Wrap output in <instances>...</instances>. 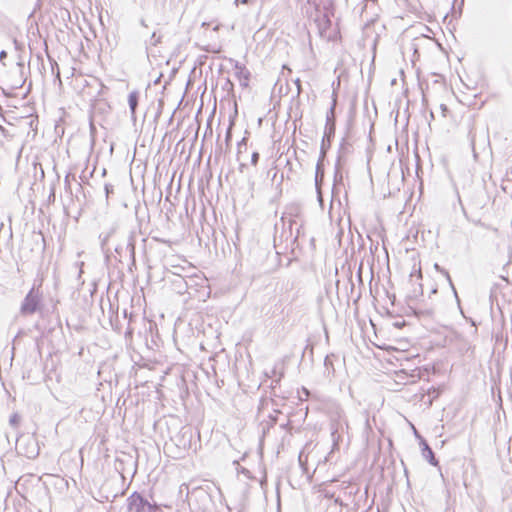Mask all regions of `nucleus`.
<instances>
[{
	"mask_svg": "<svg viewBox=\"0 0 512 512\" xmlns=\"http://www.w3.org/2000/svg\"><path fill=\"white\" fill-rule=\"evenodd\" d=\"M194 437L193 429L191 427H182L179 433L172 438L175 445L183 450H189L192 446V440Z\"/></svg>",
	"mask_w": 512,
	"mask_h": 512,
	"instance_id": "6",
	"label": "nucleus"
},
{
	"mask_svg": "<svg viewBox=\"0 0 512 512\" xmlns=\"http://www.w3.org/2000/svg\"><path fill=\"white\" fill-rule=\"evenodd\" d=\"M77 185H78V191H79V192H82L83 188H82L81 184H80V183H78Z\"/></svg>",
	"mask_w": 512,
	"mask_h": 512,
	"instance_id": "60",
	"label": "nucleus"
},
{
	"mask_svg": "<svg viewBox=\"0 0 512 512\" xmlns=\"http://www.w3.org/2000/svg\"><path fill=\"white\" fill-rule=\"evenodd\" d=\"M302 457H303V455H302V453H300V454H299V456H298L299 465L301 466V468H302L303 472H304V473H307V470H308V468H307V464H306V462L303 460V458H302Z\"/></svg>",
	"mask_w": 512,
	"mask_h": 512,
	"instance_id": "30",
	"label": "nucleus"
},
{
	"mask_svg": "<svg viewBox=\"0 0 512 512\" xmlns=\"http://www.w3.org/2000/svg\"><path fill=\"white\" fill-rule=\"evenodd\" d=\"M468 127H469L468 138L470 140L472 148L474 149V146H475V132H474L475 125H474V123H470Z\"/></svg>",
	"mask_w": 512,
	"mask_h": 512,
	"instance_id": "24",
	"label": "nucleus"
},
{
	"mask_svg": "<svg viewBox=\"0 0 512 512\" xmlns=\"http://www.w3.org/2000/svg\"><path fill=\"white\" fill-rule=\"evenodd\" d=\"M440 107H441V110H442L443 112H446V111L448 110V108H447V106H446L445 104H441V106H440Z\"/></svg>",
	"mask_w": 512,
	"mask_h": 512,
	"instance_id": "57",
	"label": "nucleus"
},
{
	"mask_svg": "<svg viewBox=\"0 0 512 512\" xmlns=\"http://www.w3.org/2000/svg\"><path fill=\"white\" fill-rule=\"evenodd\" d=\"M140 232H136L132 230L129 232L127 237L126 249L129 252V256H136V239L139 236Z\"/></svg>",
	"mask_w": 512,
	"mask_h": 512,
	"instance_id": "14",
	"label": "nucleus"
},
{
	"mask_svg": "<svg viewBox=\"0 0 512 512\" xmlns=\"http://www.w3.org/2000/svg\"><path fill=\"white\" fill-rule=\"evenodd\" d=\"M434 268H435V270H436L437 272H439V273H440L441 269H443V267H441L438 263H435V264H434Z\"/></svg>",
	"mask_w": 512,
	"mask_h": 512,
	"instance_id": "52",
	"label": "nucleus"
},
{
	"mask_svg": "<svg viewBox=\"0 0 512 512\" xmlns=\"http://www.w3.org/2000/svg\"><path fill=\"white\" fill-rule=\"evenodd\" d=\"M413 314L420 320H429L434 317V309L433 308H411Z\"/></svg>",
	"mask_w": 512,
	"mask_h": 512,
	"instance_id": "15",
	"label": "nucleus"
},
{
	"mask_svg": "<svg viewBox=\"0 0 512 512\" xmlns=\"http://www.w3.org/2000/svg\"><path fill=\"white\" fill-rule=\"evenodd\" d=\"M114 330L120 331V327L118 326V324L114 326Z\"/></svg>",
	"mask_w": 512,
	"mask_h": 512,
	"instance_id": "61",
	"label": "nucleus"
},
{
	"mask_svg": "<svg viewBox=\"0 0 512 512\" xmlns=\"http://www.w3.org/2000/svg\"><path fill=\"white\" fill-rule=\"evenodd\" d=\"M269 418H270V420H271V421H270V423H268V424H267V427H266V428H265V427H263V433H264V434L266 433V430H269V429H270V427H273V426L276 424V421H277V418H276V417H274V416H272V415H270V416H269Z\"/></svg>",
	"mask_w": 512,
	"mask_h": 512,
	"instance_id": "31",
	"label": "nucleus"
},
{
	"mask_svg": "<svg viewBox=\"0 0 512 512\" xmlns=\"http://www.w3.org/2000/svg\"><path fill=\"white\" fill-rule=\"evenodd\" d=\"M70 177H72V179L75 180V175L68 173L64 178V186H65V191L69 192L72 195Z\"/></svg>",
	"mask_w": 512,
	"mask_h": 512,
	"instance_id": "25",
	"label": "nucleus"
},
{
	"mask_svg": "<svg viewBox=\"0 0 512 512\" xmlns=\"http://www.w3.org/2000/svg\"><path fill=\"white\" fill-rule=\"evenodd\" d=\"M17 66L19 68L20 77L19 80L15 82V85L12 86L13 89L21 88L26 81V78H24V63L22 61H19L17 62Z\"/></svg>",
	"mask_w": 512,
	"mask_h": 512,
	"instance_id": "19",
	"label": "nucleus"
},
{
	"mask_svg": "<svg viewBox=\"0 0 512 512\" xmlns=\"http://www.w3.org/2000/svg\"><path fill=\"white\" fill-rule=\"evenodd\" d=\"M123 317L127 319V328L124 332V336L126 340H131L134 333V328L132 327V323L134 322L137 315H135L132 311H128L127 309L123 310Z\"/></svg>",
	"mask_w": 512,
	"mask_h": 512,
	"instance_id": "12",
	"label": "nucleus"
},
{
	"mask_svg": "<svg viewBox=\"0 0 512 512\" xmlns=\"http://www.w3.org/2000/svg\"><path fill=\"white\" fill-rule=\"evenodd\" d=\"M336 97L333 99L332 105L326 115V125L324 135L321 141V154H327L331 147L332 140L335 136L336 131Z\"/></svg>",
	"mask_w": 512,
	"mask_h": 512,
	"instance_id": "4",
	"label": "nucleus"
},
{
	"mask_svg": "<svg viewBox=\"0 0 512 512\" xmlns=\"http://www.w3.org/2000/svg\"><path fill=\"white\" fill-rule=\"evenodd\" d=\"M357 492H358V489H356L354 492H353V491H350L349 493H350V494H357Z\"/></svg>",
	"mask_w": 512,
	"mask_h": 512,
	"instance_id": "63",
	"label": "nucleus"
},
{
	"mask_svg": "<svg viewBox=\"0 0 512 512\" xmlns=\"http://www.w3.org/2000/svg\"><path fill=\"white\" fill-rule=\"evenodd\" d=\"M334 357H335L334 354H329L324 359V368H325L324 373L327 376L334 375V373H335V368H334V364H333Z\"/></svg>",
	"mask_w": 512,
	"mask_h": 512,
	"instance_id": "17",
	"label": "nucleus"
},
{
	"mask_svg": "<svg viewBox=\"0 0 512 512\" xmlns=\"http://www.w3.org/2000/svg\"><path fill=\"white\" fill-rule=\"evenodd\" d=\"M160 42H161V36L157 35L156 32H153V34L151 36V43H152V45H157Z\"/></svg>",
	"mask_w": 512,
	"mask_h": 512,
	"instance_id": "34",
	"label": "nucleus"
},
{
	"mask_svg": "<svg viewBox=\"0 0 512 512\" xmlns=\"http://www.w3.org/2000/svg\"><path fill=\"white\" fill-rule=\"evenodd\" d=\"M405 325H406V321L405 320H396L395 322L392 323V326L397 328V329H401Z\"/></svg>",
	"mask_w": 512,
	"mask_h": 512,
	"instance_id": "36",
	"label": "nucleus"
},
{
	"mask_svg": "<svg viewBox=\"0 0 512 512\" xmlns=\"http://www.w3.org/2000/svg\"><path fill=\"white\" fill-rule=\"evenodd\" d=\"M316 193H317V200L320 204L321 207H323V195H322V190H316Z\"/></svg>",
	"mask_w": 512,
	"mask_h": 512,
	"instance_id": "40",
	"label": "nucleus"
},
{
	"mask_svg": "<svg viewBox=\"0 0 512 512\" xmlns=\"http://www.w3.org/2000/svg\"><path fill=\"white\" fill-rule=\"evenodd\" d=\"M221 152H222V148H221V147H219V148L215 151V154H216V155H217V154H221Z\"/></svg>",
	"mask_w": 512,
	"mask_h": 512,
	"instance_id": "59",
	"label": "nucleus"
},
{
	"mask_svg": "<svg viewBox=\"0 0 512 512\" xmlns=\"http://www.w3.org/2000/svg\"><path fill=\"white\" fill-rule=\"evenodd\" d=\"M163 106H164L163 99H159V101H158V110H157L156 115H155V120L156 121H157V119L160 117V115L162 113Z\"/></svg>",
	"mask_w": 512,
	"mask_h": 512,
	"instance_id": "32",
	"label": "nucleus"
},
{
	"mask_svg": "<svg viewBox=\"0 0 512 512\" xmlns=\"http://www.w3.org/2000/svg\"><path fill=\"white\" fill-rule=\"evenodd\" d=\"M325 157H326V154H323V156H322V154L320 153L319 159L316 164L315 175L321 176V178H324V159H325Z\"/></svg>",
	"mask_w": 512,
	"mask_h": 512,
	"instance_id": "20",
	"label": "nucleus"
},
{
	"mask_svg": "<svg viewBox=\"0 0 512 512\" xmlns=\"http://www.w3.org/2000/svg\"><path fill=\"white\" fill-rule=\"evenodd\" d=\"M281 428L285 429V430H290L291 429V422L287 421L286 423L281 424Z\"/></svg>",
	"mask_w": 512,
	"mask_h": 512,
	"instance_id": "46",
	"label": "nucleus"
},
{
	"mask_svg": "<svg viewBox=\"0 0 512 512\" xmlns=\"http://www.w3.org/2000/svg\"><path fill=\"white\" fill-rule=\"evenodd\" d=\"M349 486H350V483H346V482L342 483V489H347V488H349Z\"/></svg>",
	"mask_w": 512,
	"mask_h": 512,
	"instance_id": "55",
	"label": "nucleus"
},
{
	"mask_svg": "<svg viewBox=\"0 0 512 512\" xmlns=\"http://www.w3.org/2000/svg\"><path fill=\"white\" fill-rule=\"evenodd\" d=\"M58 303H59V301H58V300H56V301L53 303L51 313H53V314H54V313H58V312H57V304H58ZM57 317L59 318V314H57Z\"/></svg>",
	"mask_w": 512,
	"mask_h": 512,
	"instance_id": "44",
	"label": "nucleus"
},
{
	"mask_svg": "<svg viewBox=\"0 0 512 512\" xmlns=\"http://www.w3.org/2000/svg\"><path fill=\"white\" fill-rule=\"evenodd\" d=\"M122 251H123V247L121 245H118L115 247V252L117 254L121 255Z\"/></svg>",
	"mask_w": 512,
	"mask_h": 512,
	"instance_id": "49",
	"label": "nucleus"
},
{
	"mask_svg": "<svg viewBox=\"0 0 512 512\" xmlns=\"http://www.w3.org/2000/svg\"><path fill=\"white\" fill-rule=\"evenodd\" d=\"M281 370H278L277 366H275L272 371H271V377L272 379L274 378H277V374L280 372Z\"/></svg>",
	"mask_w": 512,
	"mask_h": 512,
	"instance_id": "43",
	"label": "nucleus"
},
{
	"mask_svg": "<svg viewBox=\"0 0 512 512\" xmlns=\"http://www.w3.org/2000/svg\"><path fill=\"white\" fill-rule=\"evenodd\" d=\"M128 512H164L161 505L150 502L142 493L134 491L126 500Z\"/></svg>",
	"mask_w": 512,
	"mask_h": 512,
	"instance_id": "2",
	"label": "nucleus"
},
{
	"mask_svg": "<svg viewBox=\"0 0 512 512\" xmlns=\"http://www.w3.org/2000/svg\"><path fill=\"white\" fill-rule=\"evenodd\" d=\"M6 56H7V52H6V51H4V50H2V51L0 52V59L5 58Z\"/></svg>",
	"mask_w": 512,
	"mask_h": 512,
	"instance_id": "54",
	"label": "nucleus"
},
{
	"mask_svg": "<svg viewBox=\"0 0 512 512\" xmlns=\"http://www.w3.org/2000/svg\"><path fill=\"white\" fill-rule=\"evenodd\" d=\"M422 295H423V286L421 283H419L418 287L413 289L412 294H410L409 297L412 299V298H417Z\"/></svg>",
	"mask_w": 512,
	"mask_h": 512,
	"instance_id": "27",
	"label": "nucleus"
},
{
	"mask_svg": "<svg viewBox=\"0 0 512 512\" xmlns=\"http://www.w3.org/2000/svg\"><path fill=\"white\" fill-rule=\"evenodd\" d=\"M422 456L432 465V466H439V461L435 457V454L433 450L430 448H426L425 451H422Z\"/></svg>",
	"mask_w": 512,
	"mask_h": 512,
	"instance_id": "18",
	"label": "nucleus"
},
{
	"mask_svg": "<svg viewBox=\"0 0 512 512\" xmlns=\"http://www.w3.org/2000/svg\"><path fill=\"white\" fill-rule=\"evenodd\" d=\"M342 166H343L342 157L340 155H338L336 163H335V168H334V183H333V188H332V199L335 197V194L337 193L338 186L343 184L344 177H343V172H342ZM332 204H333V200L331 201L330 208L332 207Z\"/></svg>",
	"mask_w": 512,
	"mask_h": 512,
	"instance_id": "8",
	"label": "nucleus"
},
{
	"mask_svg": "<svg viewBox=\"0 0 512 512\" xmlns=\"http://www.w3.org/2000/svg\"><path fill=\"white\" fill-rule=\"evenodd\" d=\"M247 139L244 137L242 140L238 143V152H241L242 145H246Z\"/></svg>",
	"mask_w": 512,
	"mask_h": 512,
	"instance_id": "45",
	"label": "nucleus"
},
{
	"mask_svg": "<svg viewBox=\"0 0 512 512\" xmlns=\"http://www.w3.org/2000/svg\"><path fill=\"white\" fill-rule=\"evenodd\" d=\"M232 139V132H231V126L227 129L226 131V136H225V141H226V144L228 145L230 143Z\"/></svg>",
	"mask_w": 512,
	"mask_h": 512,
	"instance_id": "39",
	"label": "nucleus"
},
{
	"mask_svg": "<svg viewBox=\"0 0 512 512\" xmlns=\"http://www.w3.org/2000/svg\"><path fill=\"white\" fill-rule=\"evenodd\" d=\"M284 377V371H283V368L281 369V371L277 374V378H274L272 379V383H271V389L273 391V395L276 396V393H275V389L276 387L280 384L281 382V379Z\"/></svg>",
	"mask_w": 512,
	"mask_h": 512,
	"instance_id": "21",
	"label": "nucleus"
},
{
	"mask_svg": "<svg viewBox=\"0 0 512 512\" xmlns=\"http://www.w3.org/2000/svg\"><path fill=\"white\" fill-rule=\"evenodd\" d=\"M436 292H437V288H436V287H434V288L431 290V293H432V294H434V293H436Z\"/></svg>",
	"mask_w": 512,
	"mask_h": 512,
	"instance_id": "62",
	"label": "nucleus"
},
{
	"mask_svg": "<svg viewBox=\"0 0 512 512\" xmlns=\"http://www.w3.org/2000/svg\"><path fill=\"white\" fill-rule=\"evenodd\" d=\"M21 421V416L15 412L13 413L10 418H9V424L13 427V428H17L19 423Z\"/></svg>",
	"mask_w": 512,
	"mask_h": 512,
	"instance_id": "22",
	"label": "nucleus"
},
{
	"mask_svg": "<svg viewBox=\"0 0 512 512\" xmlns=\"http://www.w3.org/2000/svg\"><path fill=\"white\" fill-rule=\"evenodd\" d=\"M105 42H106V45H104L103 43H101V49L103 50H108L110 52H112L118 45V39H117V35L116 33L112 32V33H107L106 35V38H105Z\"/></svg>",
	"mask_w": 512,
	"mask_h": 512,
	"instance_id": "16",
	"label": "nucleus"
},
{
	"mask_svg": "<svg viewBox=\"0 0 512 512\" xmlns=\"http://www.w3.org/2000/svg\"><path fill=\"white\" fill-rule=\"evenodd\" d=\"M341 431H343V426L339 421L331 423L332 451L339 449L340 441H342Z\"/></svg>",
	"mask_w": 512,
	"mask_h": 512,
	"instance_id": "9",
	"label": "nucleus"
},
{
	"mask_svg": "<svg viewBox=\"0 0 512 512\" xmlns=\"http://www.w3.org/2000/svg\"><path fill=\"white\" fill-rule=\"evenodd\" d=\"M115 231H116V228L112 227V228H110V230L108 232L101 233L99 235L101 250L104 252L107 259L109 258L110 250L108 248H106V246H107L109 239L112 237V235L115 233Z\"/></svg>",
	"mask_w": 512,
	"mask_h": 512,
	"instance_id": "13",
	"label": "nucleus"
},
{
	"mask_svg": "<svg viewBox=\"0 0 512 512\" xmlns=\"http://www.w3.org/2000/svg\"><path fill=\"white\" fill-rule=\"evenodd\" d=\"M242 3V4H256L257 0H235V3Z\"/></svg>",
	"mask_w": 512,
	"mask_h": 512,
	"instance_id": "42",
	"label": "nucleus"
},
{
	"mask_svg": "<svg viewBox=\"0 0 512 512\" xmlns=\"http://www.w3.org/2000/svg\"><path fill=\"white\" fill-rule=\"evenodd\" d=\"M40 288L41 283L38 286L34 284L25 295L19 309L21 316L27 317L35 313H40L42 317L44 316L43 292Z\"/></svg>",
	"mask_w": 512,
	"mask_h": 512,
	"instance_id": "1",
	"label": "nucleus"
},
{
	"mask_svg": "<svg viewBox=\"0 0 512 512\" xmlns=\"http://www.w3.org/2000/svg\"><path fill=\"white\" fill-rule=\"evenodd\" d=\"M419 444H420V446H421V452H422V451H425V450H426V448H430V446H429L428 442H427L424 438H422V437H420V442H419Z\"/></svg>",
	"mask_w": 512,
	"mask_h": 512,
	"instance_id": "38",
	"label": "nucleus"
},
{
	"mask_svg": "<svg viewBox=\"0 0 512 512\" xmlns=\"http://www.w3.org/2000/svg\"><path fill=\"white\" fill-rule=\"evenodd\" d=\"M139 99H140V93L137 90L130 92L128 95V105H129V109H130L131 120L134 123L137 120L136 109L139 104Z\"/></svg>",
	"mask_w": 512,
	"mask_h": 512,
	"instance_id": "11",
	"label": "nucleus"
},
{
	"mask_svg": "<svg viewBox=\"0 0 512 512\" xmlns=\"http://www.w3.org/2000/svg\"><path fill=\"white\" fill-rule=\"evenodd\" d=\"M416 278H417V280H420L422 278V273H421L420 269L417 272Z\"/></svg>",
	"mask_w": 512,
	"mask_h": 512,
	"instance_id": "56",
	"label": "nucleus"
},
{
	"mask_svg": "<svg viewBox=\"0 0 512 512\" xmlns=\"http://www.w3.org/2000/svg\"><path fill=\"white\" fill-rule=\"evenodd\" d=\"M79 265H80V270H79V273H78V279L81 278V275L83 273L82 266L84 265V262H80Z\"/></svg>",
	"mask_w": 512,
	"mask_h": 512,
	"instance_id": "51",
	"label": "nucleus"
},
{
	"mask_svg": "<svg viewBox=\"0 0 512 512\" xmlns=\"http://www.w3.org/2000/svg\"><path fill=\"white\" fill-rule=\"evenodd\" d=\"M267 0H257V3L258 4V7L259 9L261 10L263 8V5L264 3L266 2Z\"/></svg>",
	"mask_w": 512,
	"mask_h": 512,
	"instance_id": "50",
	"label": "nucleus"
},
{
	"mask_svg": "<svg viewBox=\"0 0 512 512\" xmlns=\"http://www.w3.org/2000/svg\"><path fill=\"white\" fill-rule=\"evenodd\" d=\"M161 75L154 81V84L157 85L160 83Z\"/></svg>",
	"mask_w": 512,
	"mask_h": 512,
	"instance_id": "58",
	"label": "nucleus"
},
{
	"mask_svg": "<svg viewBox=\"0 0 512 512\" xmlns=\"http://www.w3.org/2000/svg\"><path fill=\"white\" fill-rule=\"evenodd\" d=\"M130 263L128 265V269L130 272L133 271V269H136V256H129Z\"/></svg>",
	"mask_w": 512,
	"mask_h": 512,
	"instance_id": "35",
	"label": "nucleus"
},
{
	"mask_svg": "<svg viewBox=\"0 0 512 512\" xmlns=\"http://www.w3.org/2000/svg\"><path fill=\"white\" fill-rule=\"evenodd\" d=\"M14 45L17 50H20L23 47V44L17 41L16 39H14Z\"/></svg>",
	"mask_w": 512,
	"mask_h": 512,
	"instance_id": "48",
	"label": "nucleus"
},
{
	"mask_svg": "<svg viewBox=\"0 0 512 512\" xmlns=\"http://www.w3.org/2000/svg\"><path fill=\"white\" fill-rule=\"evenodd\" d=\"M48 58H49V61H50V64H51L52 72L55 73V69H56V76L59 78L60 77V70H59V66H58L56 60L51 58L50 56H48Z\"/></svg>",
	"mask_w": 512,
	"mask_h": 512,
	"instance_id": "28",
	"label": "nucleus"
},
{
	"mask_svg": "<svg viewBox=\"0 0 512 512\" xmlns=\"http://www.w3.org/2000/svg\"><path fill=\"white\" fill-rule=\"evenodd\" d=\"M294 83L297 87V94L299 95L302 92L301 80L297 78L295 79Z\"/></svg>",
	"mask_w": 512,
	"mask_h": 512,
	"instance_id": "41",
	"label": "nucleus"
},
{
	"mask_svg": "<svg viewBox=\"0 0 512 512\" xmlns=\"http://www.w3.org/2000/svg\"><path fill=\"white\" fill-rule=\"evenodd\" d=\"M192 498H194L196 501H199L202 503V505H203L202 509L204 512L206 510H208L209 505L212 502L210 494L202 488L195 489L192 492Z\"/></svg>",
	"mask_w": 512,
	"mask_h": 512,
	"instance_id": "10",
	"label": "nucleus"
},
{
	"mask_svg": "<svg viewBox=\"0 0 512 512\" xmlns=\"http://www.w3.org/2000/svg\"><path fill=\"white\" fill-rule=\"evenodd\" d=\"M334 503H335L336 505L341 506V507L346 506V505L343 503V501L341 500V498H339V497H337V498H335V499H334Z\"/></svg>",
	"mask_w": 512,
	"mask_h": 512,
	"instance_id": "47",
	"label": "nucleus"
},
{
	"mask_svg": "<svg viewBox=\"0 0 512 512\" xmlns=\"http://www.w3.org/2000/svg\"><path fill=\"white\" fill-rule=\"evenodd\" d=\"M260 154L258 152H253L251 155V164L256 166L259 162Z\"/></svg>",
	"mask_w": 512,
	"mask_h": 512,
	"instance_id": "33",
	"label": "nucleus"
},
{
	"mask_svg": "<svg viewBox=\"0 0 512 512\" xmlns=\"http://www.w3.org/2000/svg\"><path fill=\"white\" fill-rule=\"evenodd\" d=\"M440 273H441L443 276H445V278L447 279V281H448V283H449L450 287L453 289L454 294H455V295H457L456 289H455V287H454V284H453V282H452V279H451V276H450L449 272H448L445 268H443V269H441Z\"/></svg>",
	"mask_w": 512,
	"mask_h": 512,
	"instance_id": "26",
	"label": "nucleus"
},
{
	"mask_svg": "<svg viewBox=\"0 0 512 512\" xmlns=\"http://www.w3.org/2000/svg\"><path fill=\"white\" fill-rule=\"evenodd\" d=\"M227 84L230 85L231 87L233 86V84L230 82L229 79H227Z\"/></svg>",
	"mask_w": 512,
	"mask_h": 512,
	"instance_id": "64",
	"label": "nucleus"
},
{
	"mask_svg": "<svg viewBox=\"0 0 512 512\" xmlns=\"http://www.w3.org/2000/svg\"><path fill=\"white\" fill-rule=\"evenodd\" d=\"M104 190H105L106 199L108 200L110 195L113 194V192H114V187L112 184L106 183L104 185Z\"/></svg>",
	"mask_w": 512,
	"mask_h": 512,
	"instance_id": "29",
	"label": "nucleus"
},
{
	"mask_svg": "<svg viewBox=\"0 0 512 512\" xmlns=\"http://www.w3.org/2000/svg\"><path fill=\"white\" fill-rule=\"evenodd\" d=\"M302 391H303V393L305 394L306 397H308L310 395V391L307 388L303 387Z\"/></svg>",
	"mask_w": 512,
	"mask_h": 512,
	"instance_id": "53",
	"label": "nucleus"
},
{
	"mask_svg": "<svg viewBox=\"0 0 512 512\" xmlns=\"http://www.w3.org/2000/svg\"><path fill=\"white\" fill-rule=\"evenodd\" d=\"M230 63L233 65L235 69V76L240 82V85L244 88L248 87L249 80L251 77L250 71L245 67V65L241 64L239 61L234 59H229Z\"/></svg>",
	"mask_w": 512,
	"mask_h": 512,
	"instance_id": "7",
	"label": "nucleus"
},
{
	"mask_svg": "<svg viewBox=\"0 0 512 512\" xmlns=\"http://www.w3.org/2000/svg\"><path fill=\"white\" fill-rule=\"evenodd\" d=\"M301 213L302 210L300 205L291 204L286 208L285 212L283 213V216L281 217V221L283 222L284 226L286 225V223H288L290 236H292L293 227H296V235L292 238L293 243L298 239L300 235V230L302 229V221H300V223L298 221L301 217Z\"/></svg>",
	"mask_w": 512,
	"mask_h": 512,
	"instance_id": "5",
	"label": "nucleus"
},
{
	"mask_svg": "<svg viewBox=\"0 0 512 512\" xmlns=\"http://www.w3.org/2000/svg\"><path fill=\"white\" fill-rule=\"evenodd\" d=\"M16 450L19 455L28 459H35L39 456L40 446L35 434H21L16 440Z\"/></svg>",
	"mask_w": 512,
	"mask_h": 512,
	"instance_id": "3",
	"label": "nucleus"
},
{
	"mask_svg": "<svg viewBox=\"0 0 512 512\" xmlns=\"http://www.w3.org/2000/svg\"><path fill=\"white\" fill-rule=\"evenodd\" d=\"M322 182H323V178H321V176L315 175V188H316V190H321Z\"/></svg>",
	"mask_w": 512,
	"mask_h": 512,
	"instance_id": "37",
	"label": "nucleus"
},
{
	"mask_svg": "<svg viewBox=\"0 0 512 512\" xmlns=\"http://www.w3.org/2000/svg\"><path fill=\"white\" fill-rule=\"evenodd\" d=\"M349 146L350 144L348 143L346 137H344L340 143L338 155H340L343 158V155L348 151Z\"/></svg>",
	"mask_w": 512,
	"mask_h": 512,
	"instance_id": "23",
	"label": "nucleus"
}]
</instances>
